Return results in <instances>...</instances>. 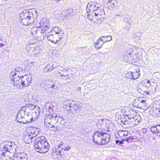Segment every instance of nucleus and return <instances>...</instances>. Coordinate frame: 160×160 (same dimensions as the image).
Instances as JSON below:
<instances>
[{"mask_svg":"<svg viewBox=\"0 0 160 160\" xmlns=\"http://www.w3.org/2000/svg\"><path fill=\"white\" fill-rule=\"evenodd\" d=\"M87 13L92 12L95 15L94 22L100 23L105 18V15L103 7L100 4L95 2H90L88 4L86 7Z\"/></svg>","mask_w":160,"mask_h":160,"instance_id":"1","label":"nucleus"},{"mask_svg":"<svg viewBox=\"0 0 160 160\" xmlns=\"http://www.w3.org/2000/svg\"><path fill=\"white\" fill-rule=\"evenodd\" d=\"M38 15L37 11L34 8L24 10L19 14L20 22L23 25H29L34 22Z\"/></svg>","mask_w":160,"mask_h":160,"instance_id":"2","label":"nucleus"},{"mask_svg":"<svg viewBox=\"0 0 160 160\" xmlns=\"http://www.w3.org/2000/svg\"><path fill=\"white\" fill-rule=\"evenodd\" d=\"M122 109V112H125L124 115L125 117V119L126 120L123 121L124 124H129L130 123H133L135 126L138 125L141 121V118L139 115L137 114V112L133 110L130 108Z\"/></svg>","mask_w":160,"mask_h":160,"instance_id":"3","label":"nucleus"},{"mask_svg":"<svg viewBox=\"0 0 160 160\" xmlns=\"http://www.w3.org/2000/svg\"><path fill=\"white\" fill-rule=\"evenodd\" d=\"M18 146L14 142L9 141H5L1 143V148L2 152L1 155H5V153L7 152L11 153L12 156L17 152Z\"/></svg>","mask_w":160,"mask_h":160,"instance_id":"4","label":"nucleus"},{"mask_svg":"<svg viewBox=\"0 0 160 160\" xmlns=\"http://www.w3.org/2000/svg\"><path fill=\"white\" fill-rule=\"evenodd\" d=\"M110 135L103 132H95L93 136V140L98 144H104L110 140Z\"/></svg>","mask_w":160,"mask_h":160,"instance_id":"5","label":"nucleus"},{"mask_svg":"<svg viewBox=\"0 0 160 160\" xmlns=\"http://www.w3.org/2000/svg\"><path fill=\"white\" fill-rule=\"evenodd\" d=\"M141 84L139 86L140 88L138 89V91L140 92V93L142 94H144V92L148 94H152L156 92V87L153 86H148V85L146 84H144L141 87Z\"/></svg>","mask_w":160,"mask_h":160,"instance_id":"6","label":"nucleus"},{"mask_svg":"<svg viewBox=\"0 0 160 160\" xmlns=\"http://www.w3.org/2000/svg\"><path fill=\"white\" fill-rule=\"evenodd\" d=\"M44 122L46 125L48 124L52 127H54V125L58 122V115L55 114L48 115L45 117Z\"/></svg>","mask_w":160,"mask_h":160,"instance_id":"7","label":"nucleus"},{"mask_svg":"<svg viewBox=\"0 0 160 160\" xmlns=\"http://www.w3.org/2000/svg\"><path fill=\"white\" fill-rule=\"evenodd\" d=\"M22 118L20 119H18L17 116L16 119V121L17 122L22 123H28L34 121L36 119L35 118H33L32 113L25 114L22 115Z\"/></svg>","mask_w":160,"mask_h":160,"instance_id":"8","label":"nucleus"},{"mask_svg":"<svg viewBox=\"0 0 160 160\" xmlns=\"http://www.w3.org/2000/svg\"><path fill=\"white\" fill-rule=\"evenodd\" d=\"M24 72L22 69L20 68H16L15 70L12 71L10 75L13 77V81H18L19 78H22L24 76Z\"/></svg>","mask_w":160,"mask_h":160,"instance_id":"9","label":"nucleus"},{"mask_svg":"<svg viewBox=\"0 0 160 160\" xmlns=\"http://www.w3.org/2000/svg\"><path fill=\"white\" fill-rule=\"evenodd\" d=\"M133 52L132 48L128 49L125 51L123 55L124 59L125 62H130L131 61H134L135 60L133 57Z\"/></svg>","mask_w":160,"mask_h":160,"instance_id":"10","label":"nucleus"},{"mask_svg":"<svg viewBox=\"0 0 160 160\" xmlns=\"http://www.w3.org/2000/svg\"><path fill=\"white\" fill-rule=\"evenodd\" d=\"M32 81V77L31 75H24L22 78H19L18 81L21 82L22 87H25L28 86Z\"/></svg>","mask_w":160,"mask_h":160,"instance_id":"11","label":"nucleus"},{"mask_svg":"<svg viewBox=\"0 0 160 160\" xmlns=\"http://www.w3.org/2000/svg\"><path fill=\"white\" fill-rule=\"evenodd\" d=\"M43 31L44 30H42V29L39 26H34L32 28L31 32L32 34H37L38 37H40L42 38V39H44L46 36V33H45L44 31Z\"/></svg>","mask_w":160,"mask_h":160,"instance_id":"12","label":"nucleus"},{"mask_svg":"<svg viewBox=\"0 0 160 160\" xmlns=\"http://www.w3.org/2000/svg\"><path fill=\"white\" fill-rule=\"evenodd\" d=\"M139 67L135 66L136 71H130L127 73L126 76L127 78L132 79L135 80L138 78L140 76L139 69Z\"/></svg>","mask_w":160,"mask_h":160,"instance_id":"13","label":"nucleus"},{"mask_svg":"<svg viewBox=\"0 0 160 160\" xmlns=\"http://www.w3.org/2000/svg\"><path fill=\"white\" fill-rule=\"evenodd\" d=\"M40 28L42 30H44L45 33H46L47 30L49 28L50 25L49 19L48 18H44L42 19L39 22Z\"/></svg>","mask_w":160,"mask_h":160,"instance_id":"14","label":"nucleus"},{"mask_svg":"<svg viewBox=\"0 0 160 160\" xmlns=\"http://www.w3.org/2000/svg\"><path fill=\"white\" fill-rule=\"evenodd\" d=\"M42 137H39L36 138L34 142V148L36 152L42 153V146L43 144Z\"/></svg>","mask_w":160,"mask_h":160,"instance_id":"15","label":"nucleus"},{"mask_svg":"<svg viewBox=\"0 0 160 160\" xmlns=\"http://www.w3.org/2000/svg\"><path fill=\"white\" fill-rule=\"evenodd\" d=\"M66 107L65 108L68 111H73L74 109L76 111H79L82 108L81 106L78 103H70L68 102L66 104Z\"/></svg>","mask_w":160,"mask_h":160,"instance_id":"16","label":"nucleus"},{"mask_svg":"<svg viewBox=\"0 0 160 160\" xmlns=\"http://www.w3.org/2000/svg\"><path fill=\"white\" fill-rule=\"evenodd\" d=\"M40 131V130L39 128L35 127H33L31 129L30 132L27 133V136L31 140L33 138L35 137Z\"/></svg>","mask_w":160,"mask_h":160,"instance_id":"17","label":"nucleus"},{"mask_svg":"<svg viewBox=\"0 0 160 160\" xmlns=\"http://www.w3.org/2000/svg\"><path fill=\"white\" fill-rule=\"evenodd\" d=\"M47 35V38L48 40L55 44L57 43L62 38V36L59 38V39H55L54 37L53 36L54 34L52 30L48 33Z\"/></svg>","mask_w":160,"mask_h":160,"instance_id":"18","label":"nucleus"},{"mask_svg":"<svg viewBox=\"0 0 160 160\" xmlns=\"http://www.w3.org/2000/svg\"><path fill=\"white\" fill-rule=\"evenodd\" d=\"M30 113H32L31 111L28 109H27V108H25V106H23L19 110L17 114L18 119L19 118L20 119L21 118H22V115H25V114H29Z\"/></svg>","mask_w":160,"mask_h":160,"instance_id":"19","label":"nucleus"},{"mask_svg":"<svg viewBox=\"0 0 160 160\" xmlns=\"http://www.w3.org/2000/svg\"><path fill=\"white\" fill-rule=\"evenodd\" d=\"M42 142L43 144L42 146V153H44L47 152L49 148V144L47 142V140L44 137H42Z\"/></svg>","mask_w":160,"mask_h":160,"instance_id":"20","label":"nucleus"},{"mask_svg":"<svg viewBox=\"0 0 160 160\" xmlns=\"http://www.w3.org/2000/svg\"><path fill=\"white\" fill-rule=\"evenodd\" d=\"M146 101L142 100L141 98L135 100L134 101V106L136 107H142V106H145Z\"/></svg>","mask_w":160,"mask_h":160,"instance_id":"21","label":"nucleus"},{"mask_svg":"<svg viewBox=\"0 0 160 160\" xmlns=\"http://www.w3.org/2000/svg\"><path fill=\"white\" fill-rule=\"evenodd\" d=\"M108 41L107 40L103 39L102 38H100L96 42L94 43V45L97 49H98L101 48L104 43Z\"/></svg>","mask_w":160,"mask_h":160,"instance_id":"22","label":"nucleus"},{"mask_svg":"<svg viewBox=\"0 0 160 160\" xmlns=\"http://www.w3.org/2000/svg\"><path fill=\"white\" fill-rule=\"evenodd\" d=\"M28 156L27 154L24 152H22L18 155L17 157H15L14 160H27Z\"/></svg>","mask_w":160,"mask_h":160,"instance_id":"23","label":"nucleus"},{"mask_svg":"<svg viewBox=\"0 0 160 160\" xmlns=\"http://www.w3.org/2000/svg\"><path fill=\"white\" fill-rule=\"evenodd\" d=\"M25 108H27L31 112L32 110L35 109V105L32 104H27L24 105Z\"/></svg>","mask_w":160,"mask_h":160,"instance_id":"24","label":"nucleus"},{"mask_svg":"<svg viewBox=\"0 0 160 160\" xmlns=\"http://www.w3.org/2000/svg\"><path fill=\"white\" fill-rule=\"evenodd\" d=\"M52 32L54 31L55 34H60L61 32V29L58 26H55L52 28Z\"/></svg>","mask_w":160,"mask_h":160,"instance_id":"25","label":"nucleus"},{"mask_svg":"<svg viewBox=\"0 0 160 160\" xmlns=\"http://www.w3.org/2000/svg\"><path fill=\"white\" fill-rule=\"evenodd\" d=\"M116 138L117 139H120L122 138L123 137V130L119 131L116 135Z\"/></svg>","mask_w":160,"mask_h":160,"instance_id":"26","label":"nucleus"},{"mask_svg":"<svg viewBox=\"0 0 160 160\" xmlns=\"http://www.w3.org/2000/svg\"><path fill=\"white\" fill-rule=\"evenodd\" d=\"M35 109H36V111H35V113L36 115V119L38 118L39 116L40 113V109L39 108V107L37 106H35Z\"/></svg>","mask_w":160,"mask_h":160,"instance_id":"27","label":"nucleus"},{"mask_svg":"<svg viewBox=\"0 0 160 160\" xmlns=\"http://www.w3.org/2000/svg\"><path fill=\"white\" fill-rule=\"evenodd\" d=\"M94 14H92V13L91 14H88L87 16V18L89 19V20L91 21L92 22H93L92 21L93 20V21L94 22V18H95V15H94Z\"/></svg>","mask_w":160,"mask_h":160,"instance_id":"28","label":"nucleus"},{"mask_svg":"<svg viewBox=\"0 0 160 160\" xmlns=\"http://www.w3.org/2000/svg\"><path fill=\"white\" fill-rule=\"evenodd\" d=\"M58 122L60 121L59 123L62 125H63L65 122V120L64 118L62 116H60V115L58 116Z\"/></svg>","mask_w":160,"mask_h":160,"instance_id":"29","label":"nucleus"},{"mask_svg":"<svg viewBox=\"0 0 160 160\" xmlns=\"http://www.w3.org/2000/svg\"><path fill=\"white\" fill-rule=\"evenodd\" d=\"M71 9V10H67L68 12L64 14L65 18L68 19L70 17L71 15V12H72V9Z\"/></svg>","mask_w":160,"mask_h":160,"instance_id":"30","label":"nucleus"},{"mask_svg":"<svg viewBox=\"0 0 160 160\" xmlns=\"http://www.w3.org/2000/svg\"><path fill=\"white\" fill-rule=\"evenodd\" d=\"M132 136H130L127 138H124L123 141H126L128 143H131L132 142Z\"/></svg>","mask_w":160,"mask_h":160,"instance_id":"31","label":"nucleus"},{"mask_svg":"<svg viewBox=\"0 0 160 160\" xmlns=\"http://www.w3.org/2000/svg\"><path fill=\"white\" fill-rule=\"evenodd\" d=\"M101 38H102L103 39L108 40V41H106V42L110 41L112 40V37L110 35H108L107 36H103L101 37Z\"/></svg>","mask_w":160,"mask_h":160,"instance_id":"32","label":"nucleus"},{"mask_svg":"<svg viewBox=\"0 0 160 160\" xmlns=\"http://www.w3.org/2000/svg\"><path fill=\"white\" fill-rule=\"evenodd\" d=\"M107 3L111 4L113 6V7L115 6L116 5V2L115 0H105Z\"/></svg>","mask_w":160,"mask_h":160,"instance_id":"33","label":"nucleus"},{"mask_svg":"<svg viewBox=\"0 0 160 160\" xmlns=\"http://www.w3.org/2000/svg\"><path fill=\"white\" fill-rule=\"evenodd\" d=\"M122 18H124V15H122V14L121 15H116L115 18L116 19H119L121 20Z\"/></svg>","mask_w":160,"mask_h":160,"instance_id":"34","label":"nucleus"},{"mask_svg":"<svg viewBox=\"0 0 160 160\" xmlns=\"http://www.w3.org/2000/svg\"><path fill=\"white\" fill-rule=\"evenodd\" d=\"M150 130L153 134L157 133V128H156V127H152L150 129Z\"/></svg>","mask_w":160,"mask_h":160,"instance_id":"35","label":"nucleus"},{"mask_svg":"<svg viewBox=\"0 0 160 160\" xmlns=\"http://www.w3.org/2000/svg\"><path fill=\"white\" fill-rule=\"evenodd\" d=\"M132 142H136L138 141L139 139L137 136H132Z\"/></svg>","mask_w":160,"mask_h":160,"instance_id":"36","label":"nucleus"},{"mask_svg":"<svg viewBox=\"0 0 160 160\" xmlns=\"http://www.w3.org/2000/svg\"><path fill=\"white\" fill-rule=\"evenodd\" d=\"M123 139L124 138H122L121 141H120L119 140L116 141V143L119 146L122 145V144L123 143V142L124 141H123Z\"/></svg>","mask_w":160,"mask_h":160,"instance_id":"37","label":"nucleus"},{"mask_svg":"<svg viewBox=\"0 0 160 160\" xmlns=\"http://www.w3.org/2000/svg\"><path fill=\"white\" fill-rule=\"evenodd\" d=\"M34 62H32L30 64H29L26 67V68H27V69H28L29 70L31 69V66L32 65H33V63H34Z\"/></svg>","mask_w":160,"mask_h":160,"instance_id":"38","label":"nucleus"},{"mask_svg":"<svg viewBox=\"0 0 160 160\" xmlns=\"http://www.w3.org/2000/svg\"><path fill=\"white\" fill-rule=\"evenodd\" d=\"M71 148L70 146H68L63 148H62L61 149L65 151H68L71 149Z\"/></svg>","mask_w":160,"mask_h":160,"instance_id":"39","label":"nucleus"},{"mask_svg":"<svg viewBox=\"0 0 160 160\" xmlns=\"http://www.w3.org/2000/svg\"><path fill=\"white\" fill-rule=\"evenodd\" d=\"M142 131L143 134H146L148 132V129L147 128H144L142 129Z\"/></svg>","mask_w":160,"mask_h":160,"instance_id":"40","label":"nucleus"},{"mask_svg":"<svg viewBox=\"0 0 160 160\" xmlns=\"http://www.w3.org/2000/svg\"><path fill=\"white\" fill-rule=\"evenodd\" d=\"M105 121V120L104 119H101L98 120V124L101 125L103 124L104 121Z\"/></svg>","mask_w":160,"mask_h":160,"instance_id":"41","label":"nucleus"},{"mask_svg":"<svg viewBox=\"0 0 160 160\" xmlns=\"http://www.w3.org/2000/svg\"><path fill=\"white\" fill-rule=\"evenodd\" d=\"M157 128V133H160V125H158L156 126Z\"/></svg>","mask_w":160,"mask_h":160,"instance_id":"42","label":"nucleus"},{"mask_svg":"<svg viewBox=\"0 0 160 160\" xmlns=\"http://www.w3.org/2000/svg\"><path fill=\"white\" fill-rule=\"evenodd\" d=\"M123 132L124 137L127 136L128 134V132L126 130H123Z\"/></svg>","mask_w":160,"mask_h":160,"instance_id":"43","label":"nucleus"},{"mask_svg":"<svg viewBox=\"0 0 160 160\" xmlns=\"http://www.w3.org/2000/svg\"><path fill=\"white\" fill-rule=\"evenodd\" d=\"M43 70L45 72H49V69H48V66H46L45 67Z\"/></svg>","mask_w":160,"mask_h":160,"instance_id":"44","label":"nucleus"},{"mask_svg":"<svg viewBox=\"0 0 160 160\" xmlns=\"http://www.w3.org/2000/svg\"><path fill=\"white\" fill-rule=\"evenodd\" d=\"M147 83H145V84H146L147 85H148V86H150L151 85L150 84V81L149 80H147L146 81Z\"/></svg>","mask_w":160,"mask_h":160,"instance_id":"45","label":"nucleus"},{"mask_svg":"<svg viewBox=\"0 0 160 160\" xmlns=\"http://www.w3.org/2000/svg\"><path fill=\"white\" fill-rule=\"evenodd\" d=\"M47 66H48V69H49V70L51 71L52 69L51 65L50 64H48Z\"/></svg>","mask_w":160,"mask_h":160,"instance_id":"46","label":"nucleus"},{"mask_svg":"<svg viewBox=\"0 0 160 160\" xmlns=\"http://www.w3.org/2000/svg\"><path fill=\"white\" fill-rule=\"evenodd\" d=\"M156 111L157 112L156 113L160 115V109H159V108H157L156 109Z\"/></svg>","mask_w":160,"mask_h":160,"instance_id":"47","label":"nucleus"},{"mask_svg":"<svg viewBox=\"0 0 160 160\" xmlns=\"http://www.w3.org/2000/svg\"><path fill=\"white\" fill-rule=\"evenodd\" d=\"M48 88H53L55 87V85L53 84H52L51 86L50 85H48Z\"/></svg>","mask_w":160,"mask_h":160,"instance_id":"48","label":"nucleus"},{"mask_svg":"<svg viewBox=\"0 0 160 160\" xmlns=\"http://www.w3.org/2000/svg\"><path fill=\"white\" fill-rule=\"evenodd\" d=\"M52 66V69H53L54 68H56L57 67V66H55L54 65V64H52V65H51Z\"/></svg>","mask_w":160,"mask_h":160,"instance_id":"49","label":"nucleus"},{"mask_svg":"<svg viewBox=\"0 0 160 160\" xmlns=\"http://www.w3.org/2000/svg\"><path fill=\"white\" fill-rule=\"evenodd\" d=\"M5 45L4 44L2 43H0V48H2Z\"/></svg>","mask_w":160,"mask_h":160,"instance_id":"50","label":"nucleus"},{"mask_svg":"<svg viewBox=\"0 0 160 160\" xmlns=\"http://www.w3.org/2000/svg\"><path fill=\"white\" fill-rule=\"evenodd\" d=\"M63 142H60V146H62L63 145Z\"/></svg>","mask_w":160,"mask_h":160,"instance_id":"51","label":"nucleus"},{"mask_svg":"<svg viewBox=\"0 0 160 160\" xmlns=\"http://www.w3.org/2000/svg\"><path fill=\"white\" fill-rule=\"evenodd\" d=\"M152 139L153 140H155L156 139V138L155 137H153L152 138Z\"/></svg>","mask_w":160,"mask_h":160,"instance_id":"52","label":"nucleus"},{"mask_svg":"<svg viewBox=\"0 0 160 160\" xmlns=\"http://www.w3.org/2000/svg\"><path fill=\"white\" fill-rule=\"evenodd\" d=\"M148 134L146 136V137H149V136H148Z\"/></svg>","mask_w":160,"mask_h":160,"instance_id":"53","label":"nucleus"},{"mask_svg":"<svg viewBox=\"0 0 160 160\" xmlns=\"http://www.w3.org/2000/svg\"><path fill=\"white\" fill-rule=\"evenodd\" d=\"M58 2H59L61 0H57Z\"/></svg>","mask_w":160,"mask_h":160,"instance_id":"54","label":"nucleus"},{"mask_svg":"<svg viewBox=\"0 0 160 160\" xmlns=\"http://www.w3.org/2000/svg\"><path fill=\"white\" fill-rule=\"evenodd\" d=\"M58 147L59 148H60V146H58Z\"/></svg>","mask_w":160,"mask_h":160,"instance_id":"55","label":"nucleus"},{"mask_svg":"<svg viewBox=\"0 0 160 160\" xmlns=\"http://www.w3.org/2000/svg\"><path fill=\"white\" fill-rule=\"evenodd\" d=\"M63 76V75H62H62H61V76Z\"/></svg>","mask_w":160,"mask_h":160,"instance_id":"56","label":"nucleus"},{"mask_svg":"<svg viewBox=\"0 0 160 160\" xmlns=\"http://www.w3.org/2000/svg\"><path fill=\"white\" fill-rule=\"evenodd\" d=\"M112 5V4H111L110 5H111V6L112 7V5Z\"/></svg>","mask_w":160,"mask_h":160,"instance_id":"57","label":"nucleus"},{"mask_svg":"<svg viewBox=\"0 0 160 160\" xmlns=\"http://www.w3.org/2000/svg\"><path fill=\"white\" fill-rule=\"evenodd\" d=\"M2 49H2V50H3V49H4V48H3Z\"/></svg>","mask_w":160,"mask_h":160,"instance_id":"58","label":"nucleus"}]
</instances>
